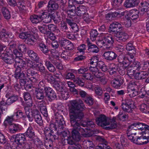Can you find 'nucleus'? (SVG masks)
<instances>
[{
  "label": "nucleus",
  "instance_id": "1",
  "mask_svg": "<svg viewBox=\"0 0 149 149\" xmlns=\"http://www.w3.org/2000/svg\"><path fill=\"white\" fill-rule=\"evenodd\" d=\"M73 106V105L70 111L72 114L70 115V122L71 126L72 127V137L69 136L66 139L62 138L63 143L64 142L65 144L67 143L71 146L75 143L73 139L77 141L80 140V133L85 137L90 136L88 134V130L86 128H84L80 127L81 124L80 120L83 116V114L81 111L75 109Z\"/></svg>",
  "mask_w": 149,
  "mask_h": 149
},
{
  "label": "nucleus",
  "instance_id": "2",
  "mask_svg": "<svg viewBox=\"0 0 149 149\" xmlns=\"http://www.w3.org/2000/svg\"><path fill=\"white\" fill-rule=\"evenodd\" d=\"M25 74L22 72L19 73H18L15 74V77L16 79L20 80L19 83L21 86H27L29 81L32 83H36L37 82V78L34 76L37 74V72L31 69H28L26 71V75Z\"/></svg>",
  "mask_w": 149,
  "mask_h": 149
},
{
  "label": "nucleus",
  "instance_id": "3",
  "mask_svg": "<svg viewBox=\"0 0 149 149\" xmlns=\"http://www.w3.org/2000/svg\"><path fill=\"white\" fill-rule=\"evenodd\" d=\"M71 106L70 107V114L71 115L72 113L71 112V109L73 105L75 109L79 110L81 111V112L83 114V116L80 120L81 124L80 125V127H81V126H82L83 127H85L86 126L87 127H95V125L94 123L93 122L91 121H88L86 123V124H83L81 123V119L83 118L84 116V113L82 111L85 109L86 108L85 106L82 101L81 99H79L77 100H74L71 102Z\"/></svg>",
  "mask_w": 149,
  "mask_h": 149
},
{
  "label": "nucleus",
  "instance_id": "4",
  "mask_svg": "<svg viewBox=\"0 0 149 149\" xmlns=\"http://www.w3.org/2000/svg\"><path fill=\"white\" fill-rule=\"evenodd\" d=\"M96 121L97 125L107 130L114 129L117 127L116 123L115 120H112L110 122L107 121L106 117L104 115H100L96 119Z\"/></svg>",
  "mask_w": 149,
  "mask_h": 149
},
{
  "label": "nucleus",
  "instance_id": "5",
  "mask_svg": "<svg viewBox=\"0 0 149 149\" xmlns=\"http://www.w3.org/2000/svg\"><path fill=\"white\" fill-rule=\"evenodd\" d=\"M128 137L132 142L138 145L146 144L149 142V134H144V136L137 137L136 133L129 132L127 133Z\"/></svg>",
  "mask_w": 149,
  "mask_h": 149
},
{
  "label": "nucleus",
  "instance_id": "6",
  "mask_svg": "<svg viewBox=\"0 0 149 149\" xmlns=\"http://www.w3.org/2000/svg\"><path fill=\"white\" fill-rule=\"evenodd\" d=\"M137 130L143 131L141 133L143 135L144 134H149V126L139 122L133 123L130 126L127 130V132H131L133 133V131L135 130Z\"/></svg>",
  "mask_w": 149,
  "mask_h": 149
},
{
  "label": "nucleus",
  "instance_id": "7",
  "mask_svg": "<svg viewBox=\"0 0 149 149\" xmlns=\"http://www.w3.org/2000/svg\"><path fill=\"white\" fill-rule=\"evenodd\" d=\"M121 107L125 112L131 113L135 106L133 101L131 99H126L122 100Z\"/></svg>",
  "mask_w": 149,
  "mask_h": 149
},
{
  "label": "nucleus",
  "instance_id": "8",
  "mask_svg": "<svg viewBox=\"0 0 149 149\" xmlns=\"http://www.w3.org/2000/svg\"><path fill=\"white\" fill-rule=\"evenodd\" d=\"M27 65L31 70L33 69L39 71L42 75L45 74L47 73H48L46 70L45 66L41 63H40V64H38L35 62L29 60L27 62Z\"/></svg>",
  "mask_w": 149,
  "mask_h": 149
},
{
  "label": "nucleus",
  "instance_id": "9",
  "mask_svg": "<svg viewBox=\"0 0 149 149\" xmlns=\"http://www.w3.org/2000/svg\"><path fill=\"white\" fill-rule=\"evenodd\" d=\"M57 109L54 111L55 118L57 123L61 125L63 124V116L61 114L63 111V107L61 103L58 104L56 105Z\"/></svg>",
  "mask_w": 149,
  "mask_h": 149
},
{
  "label": "nucleus",
  "instance_id": "10",
  "mask_svg": "<svg viewBox=\"0 0 149 149\" xmlns=\"http://www.w3.org/2000/svg\"><path fill=\"white\" fill-rule=\"evenodd\" d=\"M10 52H11L10 50L8 49H6L1 54V57L5 63L10 65L14 62V56L13 54L10 53Z\"/></svg>",
  "mask_w": 149,
  "mask_h": 149
},
{
  "label": "nucleus",
  "instance_id": "11",
  "mask_svg": "<svg viewBox=\"0 0 149 149\" xmlns=\"http://www.w3.org/2000/svg\"><path fill=\"white\" fill-rule=\"evenodd\" d=\"M10 138L11 140H12V141L18 145L24 144L26 142L25 136L22 134L13 135L11 136Z\"/></svg>",
  "mask_w": 149,
  "mask_h": 149
},
{
  "label": "nucleus",
  "instance_id": "12",
  "mask_svg": "<svg viewBox=\"0 0 149 149\" xmlns=\"http://www.w3.org/2000/svg\"><path fill=\"white\" fill-rule=\"evenodd\" d=\"M102 38L109 49H111L114 41V39L112 35L108 33H104Z\"/></svg>",
  "mask_w": 149,
  "mask_h": 149
},
{
  "label": "nucleus",
  "instance_id": "13",
  "mask_svg": "<svg viewBox=\"0 0 149 149\" xmlns=\"http://www.w3.org/2000/svg\"><path fill=\"white\" fill-rule=\"evenodd\" d=\"M122 30V26L118 22H114L110 25L109 31L110 33H115L119 32Z\"/></svg>",
  "mask_w": 149,
  "mask_h": 149
},
{
  "label": "nucleus",
  "instance_id": "14",
  "mask_svg": "<svg viewBox=\"0 0 149 149\" xmlns=\"http://www.w3.org/2000/svg\"><path fill=\"white\" fill-rule=\"evenodd\" d=\"M86 43L88 46V51L91 53H97L99 51L98 47L95 44H93L88 38H87Z\"/></svg>",
  "mask_w": 149,
  "mask_h": 149
},
{
  "label": "nucleus",
  "instance_id": "15",
  "mask_svg": "<svg viewBox=\"0 0 149 149\" xmlns=\"http://www.w3.org/2000/svg\"><path fill=\"white\" fill-rule=\"evenodd\" d=\"M96 139L102 143H100L97 147L96 149H111L108 145L104 139L100 136L96 137Z\"/></svg>",
  "mask_w": 149,
  "mask_h": 149
},
{
  "label": "nucleus",
  "instance_id": "16",
  "mask_svg": "<svg viewBox=\"0 0 149 149\" xmlns=\"http://www.w3.org/2000/svg\"><path fill=\"white\" fill-rule=\"evenodd\" d=\"M19 63H18L17 65V67L16 68L15 74H17L19 73L20 72H23L24 73H26V72L24 70L26 69V65L24 61H22V60H19Z\"/></svg>",
  "mask_w": 149,
  "mask_h": 149
},
{
  "label": "nucleus",
  "instance_id": "17",
  "mask_svg": "<svg viewBox=\"0 0 149 149\" xmlns=\"http://www.w3.org/2000/svg\"><path fill=\"white\" fill-rule=\"evenodd\" d=\"M118 60L119 63L122 64L125 68H127L132 63L126 58V56L121 54L119 56Z\"/></svg>",
  "mask_w": 149,
  "mask_h": 149
},
{
  "label": "nucleus",
  "instance_id": "18",
  "mask_svg": "<svg viewBox=\"0 0 149 149\" xmlns=\"http://www.w3.org/2000/svg\"><path fill=\"white\" fill-rule=\"evenodd\" d=\"M105 59L109 61H112L116 59L117 55L113 52L109 51L105 52L103 54Z\"/></svg>",
  "mask_w": 149,
  "mask_h": 149
},
{
  "label": "nucleus",
  "instance_id": "19",
  "mask_svg": "<svg viewBox=\"0 0 149 149\" xmlns=\"http://www.w3.org/2000/svg\"><path fill=\"white\" fill-rule=\"evenodd\" d=\"M22 126L18 124H12L10 125L9 127L10 132L12 133L19 132L22 130Z\"/></svg>",
  "mask_w": 149,
  "mask_h": 149
},
{
  "label": "nucleus",
  "instance_id": "20",
  "mask_svg": "<svg viewBox=\"0 0 149 149\" xmlns=\"http://www.w3.org/2000/svg\"><path fill=\"white\" fill-rule=\"evenodd\" d=\"M119 33L118 36L116 35L115 39L117 41L119 42H124L128 38V36L126 33L123 32H120Z\"/></svg>",
  "mask_w": 149,
  "mask_h": 149
},
{
  "label": "nucleus",
  "instance_id": "21",
  "mask_svg": "<svg viewBox=\"0 0 149 149\" xmlns=\"http://www.w3.org/2000/svg\"><path fill=\"white\" fill-rule=\"evenodd\" d=\"M58 3L54 0H50L47 5L49 11L56 10L58 8Z\"/></svg>",
  "mask_w": 149,
  "mask_h": 149
},
{
  "label": "nucleus",
  "instance_id": "22",
  "mask_svg": "<svg viewBox=\"0 0 149 149\" xmlns=\"http://www.w3.org/2000/svg\"><path fill=\"white\" fill-rule=\"evenodd\" d=\"M8 1L9 4L11 6H17L18 7L23 9H24L25 7L23 4V0H22L20 2H19V1L18 2L17 0H8Z\"/></svg>",
  "mask_w": 149,
  "mask_h": 149
},
{
  "label": "nucleus",
  "instance_id": "23",
  "mask_svg": "<svg viewBox=\"0 0 149 149\" xmlns=\"http://www.w3.org/2000/svg\"><path fill=\"white\" fill-rule=\"evenodd\" d=\"M139 1L137 0H126L124 6L126 8L133 7L138 5Z\"/></svg>",
  "mask_w": 149,
  "mask_h": 149
},
{
  "label": "nucleus",
  "instance_id": "24",
  "mask_svg": "<svg viewBox=\"0 0 149 149\" xmlns=\"http://www.w3.org/2000/svg\"><path fill=\"white\" fill-rule=\"evenodd\" d=\"M28 54L29 57L37 63L39 61V57L37 53L31 50H28Z\"/></svg>",
  "mask_w": 149,
  "mask_h": 149
},
{
  "label": "nucleus",
  "instance_id": "25",
  "mask_svg": "<svg viewBox=\"0 0 149 149\" xmlns=\"http://www.w3.org/2000/svg\"><path fill=\"white\" fill-rule=\"evenodd\" d=\"M24 97L26 104L29 107H32L33 106V101L30 93L28 92L24 93Z\"/></svg>",
  "mask_w": 149,
  "mask_h": 149
},
{
  "label": "nucleus",
  "instance_id": "26",
  "mask_svg": "<svg viewBox=\"0 0 149 149\" xmlns=\"http://www.w3.org/2000/svg\"><path fill=\"white\" fill-rule=\"evenodd\" d=\"M85 12H87L86 7L81 5L77 8L76 9V13L77 16H81L82 15L84 14Z\"/></svg>",
  "mask_w": 149,
  "mask_h": 149
},
{
  "label": "nucleus",
  "instance_id": "27",
  "mask_svg": "<svg viewBox=\"0 0 149 149\" xmlns=\"http://www.w3.org/2000/svg\"><path fill=\"white\" fill-rule=\"evenodd\" d=\"M52 18L54 20L55 22L57 23L60 21L58 17H55L52 15V17L51 16L49 15L46 16V17L43 19V22L45 23H48L51 22Z\"/></svg>",
  "mask_w": 149,
  "mask_h": 149
},
{
  "label": "nucleus",
  "instance_id": "28",
  "mask_svg": "<svg viewBox=\"0 0 149 149\" xmlns=\"http://www.w3.org/2000/svg\"><path fill=\"white\" fill-rule=\"evenodd\" d=\"M30 19L33 23L37 24L42 20V17L41 15H32L30 17Z\"/></svg>",
  "mask_w": 149,
  "mask_h": 149
},
{
  "label": "nucleus",
  "instance_id": "29",
  "mask_svg": "<svg viewBox=\"0 0 149 149\" xmlns=\"http://www.w3.org/2000/svg\"><path fill=\"white\" fill-rule=\"evenodd\" d=\"M35 40V38L33 36L29 33L28 35H27V36L26 37V38L25 40V42L29 45H32L34 43Z\"/></svg>",
  "mask_w": 149,
  "mask_h": 149
},
{
  "label": "nucleus",
  "instance_id": "30",
  "mask_svg": "<svg viewBox=\"0 0 149 149\" xmlns=\"http://www.w3.org/2000/svg\"><path fill=\"white\" fill-rule=\"evenodd\" d=\"M148 74L146 72L141 71L135 74L134 77L136 79H141L146 77Z\"/></svg>",
  "mask_w": 149,
  "mask_h": 149
},
{
  "label": "nucleus",
  "instance_id": "31",
  "mask_svg": "<svg viewBox=\"0 0 149 149\" xmlns=\"http://www.w3.org/2000/svg\"><path fill=\"white\" fill-rule=\"evenodd\" d=\"M35 93L36 97L37 99L42 100L45 99V95L43 90L37 89Z\"/></svg>",
  "mask_w": 149,
  "mask_h": 149
},
{
  "label": "nucleus",
  "instance_id": "32",
  "mask_svg": "<svg viewBox=\"0 0 149 149\" xmlns=\"http://www.w3.org/2000/svg\"><path fill=\"white\" fill-rule=\"evenodd\" d=\"M123 84L120 80L118 78H115L111 81V84L114 88L118 89Z\"/></svg>",
  "mask_w": 149,
  "mask_h": 149
},
{
  "label": "nucleus",
  "instance_id": "33",
  "mask_svg": "<svg viewBox=\"0 0 149 149\" xmlns=\"http://www.w3.org/2000/svg\"><path fill=\"white\" fill-rule=\"evenodd\" d=\"M83 145L87 149H94V145L93 142L89 140H86L84 141Z\"/></svg>",
  "mask_w": 149,
  "mask_h": 149
},
{
  "label": "nucleus",
  "instance_id": "34",
  "mask_svg": "<svg viewBox=\"0 0 149 149\" xmlns=\"http://www.w3.org/2000/svg\"><path fill=\"white\" fill-rule=\"evenodd\" d=\"M16 120L15 117H14L13 115L10 116H8L4 120V124L6 126L8 125H12V123L14 120Z\"/></svg>",
  "mask_w": 149,
  "mask_h": 149
},
{
  "label": "nucleus",
  "instance_id": "35",
  "mask_svg": "<svg viewBox=\"0 0 149 149\" xmlns=\"http://www.w3.org/2000/svg\"><path fill=\"white\" fill-rule=\"evenodd\" d=\"M13 51L14 54L15 56L14 57H15L14 58V62H15L16 65H17L18 63H19V60H22L19 57H21L22 54L21 52H19L17 49H15L13 50Z\"/></svg>",
  "mask_w": 149,
  "mask_h": 149
},
{
  "label": "nucleus",
  "instance_id": "36",
  "mask_svg": "<svg viewBox=\"0 0 149 149\" xmlns=\"http://www.w3.org/2000/svg\"><path fill=\"white\" fill-rule=\"evenodd\" d=\"M1 11L5 18L7 19H9L10 17V15L9 10L6 7L2 8Z\"/></svg>",
  "mask_w": 149,
  "mask_h": 149
},
{
  "label": "nucleus",
  "instance_id": "37",
  "mask_svg": "<svg viewBox=\"0 0 149 149\" xmlns=\"http://www.w3.org/2000/svg\"><path fill=\"white\" fill-rule=\"evenodd\" d=\"M45 61V64L49 71L53 72L56 70L55 68L49 61L46 60Z\"/></svg>",
  "mask_w": 149,
  "mask_h": 149
},
{
  "label": "nucleus",
  "instance_id": "38",
  "mask_svg": "<svg viewBox=\"0 0 149 149\" xmlns=\"http://www.w3.org/2000/svg\"><path fill=\"white\" fill-rule=\"evenodd\" d=\"M96 66L103 72H105L108 70L107 65L102 61H98Z\"/></svg>",
  "mask_w": 149,
  "mask_h": 149
},
{
  "label": "nucleus",
  "instance_id": "39",
  "mask_svg": "<svg viewBox=\"0 0 149 149\" xmlns=\"http://www.w3.org/2000/svg\"><path fill=\"white\" fill-rule=\"evenodd\" d=\"M71 72H68L65 76V78L66 79H70L71 80H75L76 77L73 73H75L76 70H71Z\"/></svg>",
  "mask_w": 149,
  "mask_h": 149
},
{
  "label": "nucleus",
  "instance_id": "40",
  "mask_svg": "<svg viewBox=\"0 0 149 149\" xmlns=\"http://www.w3.org/2000/svg\"><path fill=\"white\" fill-rule=\"evenodd\" d=\"M26 136L29 138H32L35 135L33 128L31 126L29 127L25 133Z\"/></svg>",
  "mask_w": 149,
  "mask_h": 149
},
{
  "label": "nucleus",
  "instance_id": "41",
  "mask_svg": "<svg viewBox=\"0 0 149 149\" xmlns=\"http://www.w3.org/2000/svg\"><path fill=\"white\" fill-rule=\"evenodd\" d=\"M140 110L143 113H147L149 112V107L145 104H142L139 107Z\"/></svg>",
  "mask_w": 149,
  "mask_h": 149
},
{
  "label": "nucleus",
  "instance_id": "42",
  "mask_svg": "<svg viewBox=\"0 0 149 149\" xmlns=\"http://www.w3.org/2000/svg\"><path fill=\"white\" fill-rule=\"evenodd\" d=\"M38 47L39 49L45 54H47L48 53L49 50L47 47L44 44L40 43Z\"/></svg>",
  "mask_w": 149,
  "mask_h": 149
},
{
  "label": "nucleus",
  "instance_id": "43",
  "mask_svg": "<svg viewBox=\"0 0 149 149\" xmlns=\"http://www.w3.org/2000/svg\"><path fill=\"white\" fill-rule=\"evenodd\" d=\"M34 146L35 148L39 149L41 148L43 146V143L42 141L39 138L35 139L34 141Z\"/></svg>",
  "mask_w": 149,
  "mask_h": 149
},
{
  "label": "nucleus",
  "instance_id": "44",
  "mask_svg": "<svg viewBox=\"0 0 149 149\" xmlns=\"http://www.w3.org/2000/svg\"><path fill=\"white\" fill-rule=\"evenodd\" d=\"M109 72L110 75H114V76L116 77H118V70H117V67L116 66L110 68Z\"/></svg>",
  "mask_w": 149,
  "mask_h": 149
},
{
  "label": "nucleus",
  "instance_id": "45",
  "mask_svg": "<svg viewBox=\"0 0 149 149\" xmlns=\"http://www.w3.org/2000/svg\"><path fill=\"white\" fill-rule=\"evenodd\" d=\"M97 45L101 48L102 47L104 49H108L107 46L103 38L102 40H97L96 41Z\"/></svg>",
  "mask_w": 149,
  "mask_h": 149
},
{
  "label": "nucleus",
  "instance_id": "46",
  "mask_svg": "<svg viewBox=\"0 0 149 149\" xmlns=\"http://www.w3.org/2000/svg\"><path fill=\"white\" fill-rule=\"evenodd\" d=\"M132 63L131 65L135 71L136 70L139 71L141 70V67L139 62L137 61H135L132 62Z\"/></svg>",
  "mask_w": 149,
  "mask_h": 149
},
{
  "label": "nucleus",
  "instance_id": "47",
  "mask_svg": "<svg viewBox=\"0 0 149 149\" xmlns=\"http://www.w3.org/2000/svg\"><path fill=\"white\" fill-rule=\"evenodd\" d=\"M125 69L127 70V73L128 75L132 76L135 75L136 71L131 64Z\"/></svg>",
  "mask_w": 149,
  "mask_h": 149
},
{
  "label": "nucleus",
  "instance_id": "48",
  "mask_svg": "<svg viewBox=\"0 0 149 149\" xmlns=\"http://www.w3.org/2000/svg\"><path fill=\"white\" fill-rule=\"evenodd\" d=\"M141 7V11L142 12L146 11L149 8V5L146 1H142L140 3Z\"/></svg>",
  "mask_w": 149,
  "mask_h": 149
},
{
  "label": "nucleus",
  "instance_id": "49",
  "mask_svg": "<svg viewBox=\"0 0 149 149\" xmlns=\"http://www.w3.org/2000/svg\"><path fill=\"white\" fill-rule=\"evenodd\" d=\"M76 10H74L73 9H69L67 8L65 10V13H67L68 16L71 18H72L74 16L76 13Z\"/></svg>",
  "mask_w": 149,
  "mask_h": 149
},
{
  "label": "nucleus",
  "instance_id": "50",
  "mask_svg": "<svg viewBox=\"0 0 149 149\" xmlns=\"http://www.w3.org/2000/svg\"><path fill=\"white\" fill-rule=\"evenodd\" d=\"M47 96L50 101H52L57 99L56 94L54 90L49 93Z\"/></svg>",
  "mask_w": 149,
  "mask_h": 149
},
{
  "label": "nucleus",
  "instance_id": "51",
  "mask_svg": "<svg viewBox=\"0 0 149 149\" xmlns=\"http://www.w3.org/2000/svg\"><path fill=\"white\" fill-rule=\"evenodd\" d=\"M53 84L54 87L58 92H61L63 90V87L61 86L58 82L55 81Z\"/></svg>",
  "mask_w": 149,
  "mask_h": 149
},
{
  "label": "nucleus",
  "instance_id": "52",
  "mask_svg": "<svg viewBox=\"0 0 149 149\" xmlns=\"http://www.w3.org/2000/svg\"><path fill=\"white\" fill-rule=\"evenodd\" d=\"M46 74V79L49 82L52 84L55 81V79L51 74L48 73H47Z\"/></svg>",
  "mask_w": 149,
  "mask_h": 149
},
{
  "label": "nucleus",
  "instance_id": "53",
  "mask_svg": "<svg viewBox=\"0 0 149 149\" xmlns=\"http://www.w3.org/2000/svg\"><path fill=\"white\" fill-rule=\"evenodd\" d=\"M90 34L91 39L93 41L95 40V38L97 37L98 33L96 30L94 29L91 31Z\"/></svg>",
  "mask_w": 149,
  "mask_h": 149
},
{
  "label": "nucleus",
  "instance_id": "54",
  "mask_svg": "<svg viewBox=\"0 0 149 149\" xmlns=\"http://www.w3.org/2000/svg\"><path fill=\"white\" fill-rule=\"evenodd\" d=\"M127 116V114H124L123 111H120L117 117L120 120L123 121L125 120Z\"/></svg>",
  "mask_w": 149,
  "mask_h": 149
},
{
  "label": "nucleus",
  "instance_id": "55",
  "mask_svg": "<svg viewBox=\"0 0 149 149\" xmlns=\"http://www.w3.org/2000/svg\"><path fill=\"white\" fill-rule=\"evenodd\" d=\"M35 120V122L40 126L42 125H43V120L40 114L38 115L33 118Z\"/></svg>",
  "mask_w": 149,
  "mask_h": 149
},
{
  "label": "nucleus",
  "instance_id": "56",
  "mask_svg": "<svg viewBox=\"0 0 149 149\" xmlns=\"http://www.w3.org/2000/svg\"><path fill=\"white\" fill-rule=\"evenodd\" d=\"M44 131L46 136H51L52 135V134L54 133L52 130L49 128V127H46L44 129Z\"/></svg>",
  "mask_w": 149,
  "mask_h": 149
},
{
  "label": "nucleus",
  "instance_id": "57",
  "mask_svg": "<svg viewBox=\"0 0 149 149\" xmlns=\"http://www.w3.org/2000/svg\"><path fill=\"white\" fill-rule=\"evenodd\" d=\"M60 29L64 32H67L68 30L67 23L63 21L61 22L60 23Z\"/></svg>",
  "mask_w": 149,
  "mask_h": 149
},
{
  "label": "nucleus",
  "instance_id": "58",
  "mask_svg": "<svg viewBox=\"0 0 149 149\" xmlns=\"http://www.w3.org/2000/svg\"><path fill=\"white\" fill-rule=\"evenodd\" d=\"M14 117H15L16 120L19 119L22 117L25 118L26 117L23 115L22 112L20 111H18L14 113L13 115Z\"/></svg>",
  "mask_w": 149,
  "mask_h": 149
},
{
  "label": "nucleus",
  "instance_id": "59",
  "mask_svg": "<svg viewBox=\"0 0 149 149\" xmlns=\"http://www.w3.org/2000/svg\"><path fill=\"white\" fill-rule=\"evenodd\" d=\"M138 88V86L136 83L134 82L130 83L129 84L127 90H136Z\"/></svg>",
  "mask_w": 149,
  "mask_h": 149
},
{
  "label": "nucleus",
  "instance_id": "60",
  "mask_svg": "<svg viewBox=\"0 0 149 149\" xmlns=\"http://www.w3.org/2000/svg\"><path fill=\"white\" fill-rule=\"evenodd\" d=\"M139 13L138 11L132 12V13H130L129 14V17L132 20L136 19L139 17Z\"/></svg>",
  "mask_w": 149,
  "mask_h": 149
},
{
  "label": "nucleus",
  "instance_id": "61",
  "mask_svg": "<svg viewBox=\"0 0 149 149\" xmlns=\"http://www.w3.org/2000/svg\"><path fill=\"white\" fill-rule=\"evenodd\" d=\"M128 94L130 97H133L137 95L138 92L136 90H127Z\"/></svg>",
  "mask_w": 149,
  "mask_h": 149
},
{
  "label": "nucleus",
  "instance_id": "62",
  "mask_svg": "<svg viewBox=\"0 0 149 149\" xmlns=\"http://www.w3.org/2000/svg\"><path fill=\"white\" fill-rule=\"evenodd\" d=\"M48 29L51 31H54L57 32H60L59 30L57 29V26L56 25L53 24H49L47 25Z\"/></svg>",
  "mask_w": 149,
  "mask_h": 149
},
{
  "label": "nucleus",
  "instance_id": "63",
  "mask_svg": "<svg viewBox=\"0 0 149 149\" xmlns=\"http://www.w3.org/2000/svg\"><path fill=\"white\" fill-rule=\"evenodd\" d=\"M84 80L79 77H76L74 82L80 86H83L84 85Z\"/></svg>",
  "mask_w": 149,
  "mask_h": 149
},
{
  "label": "nucleus",
  "instance_id": "64",
  "mask_svg": "<svg viewBox=\"0 0 149 149\" xmlns=\"http://www.w3.org/2000/svg\"><path fill=\"white\" fill-rule=\"evenodd\" d=\"M98 62V57L96 56H94L91 58L90 59V64L91 65H94L96 66Z\"/></svg>",
  "mask_w": 149,
  "mask_h": 149
}]
</instances>
